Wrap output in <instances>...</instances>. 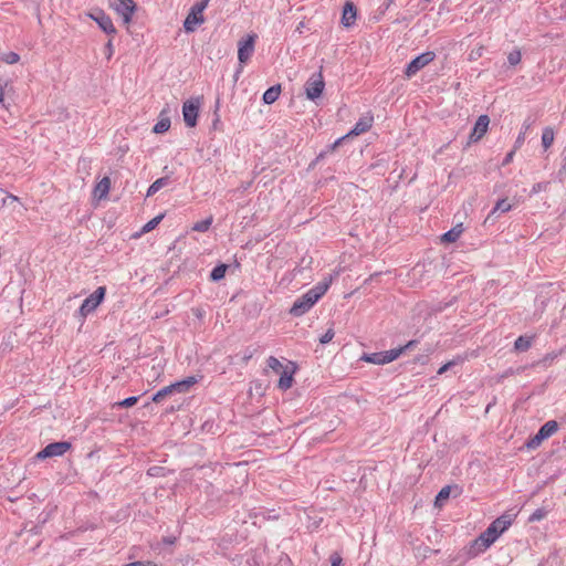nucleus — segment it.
<instances>
[{
	"label": "nucleus",
	"mask_w": 566,
	"mask_h": 566,
	"mask_svg": "<svg viewBox=\"0 0 566 566\" xmlns=\"http://www.w3.org/2000/svg\"><path fill=\"white\" fill-rule=\"evenodd\" d=\"M332 275L318 282L315 286L310 289L303 295L297 297L290 308V314L294 317H300L307 313L315 303L327 292L332 284Z\"/></svg>",
	"instance_id": "1"
},
{
	"label": "nucleus",
	"mask_w": 566,
	"mask_h": 566,
	"mask_svg": "<svg viewBox=\"0 0 566 566\" xmlns=\"http://www.w3.org/2000/svg\"><path fill=\"white\" fill-rule=\"evenodd\" d=\"M502 534L492 525H489L468 547L467 555L474 558L484 553Z\"/></svg>",
	"instance_id": "2"
},
{
	"label": "nucleus",
	"mask_w": 566,
	"mask_h": 566,
	"mask_svg": "<svg viewBox=\"0 0 566 566\" xmlns=\"http://www.w3.org/2000/svg\"><path fill=\"white\" fill-rule=\"evenodd\" d=\"M196 384H198V377L196 376H189L182 380L176 381L174 384H170L169 386H166L158 390L151 398V400L156 403L161 402L167 396L174 395V394H186L188 392L191 387H193Z\"/></svg>",
	"instance_id": "3"
},
{
	"label": "nucleus",
	"mask_w": 566,
	"mask_h": 566,
	"mask_svg": "<svg viewBox=\"0 0 566 566\" xmlns=\"http://www.w3.org/2000/svg\"><path fill=\"white\" fill-rule=\"evenodd\" d=\"M105 294L106 287L98 286L90 296H87L77 311L80 318L85 319L88 314L93 313L103 302Z\"/></svg>",
	"instance_id": "4"
},
{
	"label": "nucleus",
	"mask_w": 566,
	"mask_h": 566,
	"mask_svg": "<svg viewBox=\"0 0 566 566\" xmlns=\"http://www.w3.org/2000/svg\"><path fill=\"white\" fill-rule=\"evenodd\" d=\"M208 3L209 2H207V0H201L191 7L188 15L184 21V29L187 33L193 32L197 25L205 22L202 12L207 8Z\"/></svg>",
	"instance_id": "5"
},
{
	"label": "nucleus",
	"mask_w": 566,
	"mask_h": 566,
	"mask_svg": "<svg viewBox=\"0 0 566 566\" xmlns=\"http://www.w3.org/2000/svg\"><path fill=\"white\" fill-rule=\"evenodd\" d=\"M374 117L370 113L360 117L354 125V127L347 133V135L336 139L331 146L329 150H334L342 142L349 136H358L363 133L368 132L373 126Z\"/></svg>",
	"instance_id": "6"
},
{
	"label": "nucleus",
	"mask_w": 566,
	"mask_h": 566,
	"mask_svg": "<svg viewBox=\"0 0 566 566\" xmlns=\"http://www.w3.org/2000/svg\"><path fill=\"white\" fill-rule=\"evenodd\" d=\"M436 59L433 51H426L412 59L405 69V75L410 78Z\"/></svg>",
	"instance_id": "7"
},
{
	"label": "nucleus",
	"mask_w": 566,
	"mask_h": 566,
	"mask_svg": "<svg viewBox=\"0 0 566 566\" xmlns=\"http://www.w3.org/2000/svg\"><path fill=\"white\" fill-rule=\"evenodd\" d=\"M324 87L325 82L322 71L312 74L304 85L306 97L315 101L322 95Z\"/></svg>",
	"instance_id": "8"
},
{
	"label": "nucleus",
	"mask_w": 566,
	"mask_h": 566,
	"mask_svg": "<svg viewBox=\"0 0 566 566\" xmlns=\"http://www.w3.org/2000/svg\"><path fill=\"white\" fill-rule=\"evenodd\" d=\"M256 38L258 35L255 33H252L239 40L238 60L240 64H245L253 55Z\"/></svg>",
	"instance_id": "9"
},
{
	"label": "nucleus",
	"mask_w": 566,
	"mask_h": 566,
	"mask_svg": "<svg viewBox=\"0 0 566 566\" xmlns=\"http://www.w3.org/2000/svg\"><path fill=\"white\" fill-rule=\"evenodd\" d=\"M109 7L123 19L125 24L132 21L133 14L136 11V3L134 0H108Z\"/></svg>",
	"instance_id": "10"
},
{
	"label": "nucleus",
	"mask_w": 566,
	"mask_h": 566,
	"mask_svg": "<svg viewBox=\"0 0 566 566\" xmlns=\"http://www.w3.org/2000/svg\"><path fill=\"white\" fill-rule=\"evenodd\" d=\"M72 447L71 442L59 441L49 443L40 452L36 453V459L44 460L52 457H61Z\"/></svg>",
	"instance_id": "11"
},
{
	"label": "nucleus",
	"mask_w": 566,
	"mask_h": 566,
	"mask_svg": "<svg viewBox=\"0 0 566 566\" xmlns=\"http://www.w3.org/2000/svg\"><path fill=\"white\" fill-rule=\"evenodd\" d=\"M199 107H200L199 98H191L184 103L182 116H184L186 126L195 127L197 125Z\"/></svg>",
	"instance_id": "12"
},
{
	"label": "nucleus",
	"mask_w": 566,
	"mask_h": 566,
	"mask_svg": "<svg viewBox=\"0 0 566 566\" xmlns=\"http://www.w3.org/2000/svg\"><path fill=\"white\" fill-rule=\"evenodd\" d=\"M400 355H401V349L392 348V349L385 350V352L366 354L364 356V360L371 363V364H376V365H385V364L394 361Z\"/></svg>",
	"instance_id": "13"
},
{
	"label": "nucleus",
	"mask_w": 566,
	"mask_h": 566,
	"mask_svg": "<svg viewBox=\"0 0 566 566\" xmlns=\"http://www.w3.org/2000/svg\"><path fill=\"white\" fill-rule=\"evenodd\" d=\"M90 18L94 20L97 25L106 33L114 35L116 33V28L113 24V21L108 14H106L103 10L96 9L92 11Z\"/></svg>",
	"instance_id": "14"
},
{
	"label": "nucleus",
	"mask_w": 566,
	"mask_h": 566,
	"mask_svg": "<svg viewBox=\"0 0 566 566\" xmlns=\"http://www.w3.org/2000/svg\"><path fill=\"white\" fill-rule=\"evenodd\" d=\"M489 124V116L480 115L470 133L469 144L479 142L488 132Z\"/></svg>",
	"instance_id": "15"
},
{
	"label": "nucleus",
	"mask_w": 566,
	"mask_h": 566,
	"mask_svg": "<svg viewBox=\"0 0 566 566\" xmlns=\"http://www.w3.org/2000/svg\"><path fill=\"white\" fill-rule=\"evenodd\" d=\"M516 513L505 512L497 518H495L490 525L495 527L501 534H503L514 522Z\"/></svg>",
	"instance_id": "16"
},
{
	"label": "nucleus",
	"mask_w": 566,
	"mask_h": 566,
	"mask_svg": "<svg viewBox=\"0 0 566 566\" xmlns=\"http://www.w3.org/2000/svg\"><path fill=\"white\" fill-rule=\"evenodd\" d=\"M356 15H357V9H356L355 4L350 1H347L343 8V13H342V19H340L342 24L345 28H350L356 21Z\"/></svg>",
	"instance_id": "17"
},
{
	"label": "nucleus",
	"mask_w": 566,
	"mask_h": 566,
	"mask_svg": "<svg viewBox=\"0 0 566 566\" xmlns=\"http://www.w3.org/2000/svg\"><path fill=\"white\" fill-rule=\"evenodd\" d=\"M511 209H512V205L509 202L507 199H505V198L504 199H499L496 201L495 206L493 207V209L488 214V217L485 219V222L491 220L493 217L496 218L497 213H505V212H509Z\"/></svg>",
	"instance_id": "18"
},
{
	"label": "nucleus",
	"mask_w": 566,
	"mask_h": 566,
	"mask_svg": "<svg viewBox=\"0 0 566 566\" xmlns=\"http://www.w3.org/2000/svg\"><path fill=\"white\" fill-rule=\"evenodd\" d=\"M452 490L458 491L455 496L460 493L458 485H446L436 495L434 505L442 506L444 502L450 497Z\"/></svg>",
	"instance_id": "19"
},
{
	"label": "nucleus",
	"mask_w": 566,
	"mask_h": 566,
	"mask_svg": "<svg viewBox=\"0 0 566 566\" xmlns=\"http://www.w3.org/2000/svg\"><path fill=\"white\" fill-rule=\"evenodd\" d=\"M281 94V85L280 84H276V85H273L271 87H269L264 93H263V96H262V101L264 104H273L280 96Z\"/></svg>",
	"instance_id": "20"
},
{
	"label": "nucleus",
	"mask_w": 566,
	"mask_h": 566,
	"mask_svg": "<svg viewBox=\"0 0 566 566\" xmlns=\"http://www.w3.org/2000/svg\"><path fill=\"white\" fill-rule=\"evenodd\" d=\"M463 230L464 229H463L462 223H459L455 227H453L452 229H450L449 231H447L446 233H443L441 237V241L448 242V243L455 242L462 234Z\"/></svg>",
	"instance_id": "21"
},
{
	"label": "nucleus",
	"mask_w": 566,
	"mask_h": 566,
	"mask_svg": "<svg viewBox=\"0 0 566 566\" xmlns=\"http://www.w3.org/2000/svg\"><path fill=\"white\" fill-rule=\"evenodd\" d=\"M111 188V180L108 177H104L97 185L95 186L94 193L98 199L105 198Z\"/></svg>",
	"instance_id": "22"
},
{
	"label": "nucleus",
	"mask_w": 566,
	"mask_h": 566,
	"mask_svg": "<svg viewBox=\"0 0 566 566\" xmlns=\"http://www.w3.org/2000/svg\"><path fill=\"white\" fill-rule=\"evenodd\" d=\"M277 387L282 390H286L292 387L293 382V371H289L284 368L281 373Z\"/></svg>",
	"instance_id": "23"
},
{
	"label": "nucleus",
	"mask_w": 566,
	"mask_h": 566,
	"mask_svg": "<svg viewBox=\"0 0 566 566\" xmlns=\"http://www.w3.org/2000/svg\"><path fill=\"white\" fill-rule=\"evenodd\" d=\"M170 182V179L168 176L160 177L156 179L147 189V197L154 196L157 191H159L161 188L167 186Z\"/></svg>",
	"instance_id": "24"
},
{
	"label": "nucleus",
	"mask_w": 566,
	"mask_h": 566,
	"mask_svg": "<svg viewBox=\"0 0 566 566\" xmlns=\"http://www.w3.org/2000/svg\"><path fill=\"white\" fill-rule=\"evenodd\" d=\"M558 430V423L555 420H549L545 422L538 430L541 436L546 439L552 437Z\"/></svg>",
	"instance_id": "25"
},
{
	"label": "nucleus",
	"mask_w": 566,
	"mask_h": 566,
	"mask_svg": "<svg viewBox=\"0 0 566 566\" xmlns=\"http://www.w3.org/2000/svg\"><path fill=\"white\" fill-rule=\"evenodd\" d=\"M533 337L520 336L514 342V348L517 352H526L532 346Z\"/></svg>",
	"instance_id": "26"
},
{
	"label": "nucleus",
	"mask_w": 566,
	"mask_h": 566,
	"mask_svg": "<svg viewBox=\"0 0 566 566\" xmlns=\"http://www.w3.org/2000/svg\"><path fill=\"white\" fill-rule=\"evenodd\" d=\"M227 269H228V265L223 264V263L214 266L212 269V271L210 272V280L212 282H218V281L222 280L226 275Z\"/></svg>",
	"instance_id": "27"
},
{
	"label": "nucleus",
	"mask_w": 566,
	"mask_h": 566,
	"mask_svg": "<svg viewBox=\"0 0 566 566\" xmlns=\"http://www.w3.org/2000/svg\"><path fill=\"white\" fill-rule=\"evenodd\" d=\"M554 142V130L552 127H545L542 133V145L546 150L548 149Z\"/></svg>",
	"instance_id": "28"
},
{
	"label": "nucleus",
	"mask_w": 566,
	"mask_h": 566,
	"mask_svg": "<svg viewBox=\"0 0 566 566\" xmlns=\"http://www.w3.org/2000/svg\"><path fill=\"white\" fill-rule=\"evenodd\" d=\"M549 507L547 506H543V507H538L528 517V522L530 523H535V522H539L542 520H544L547 514L549 513Z\"/></svg>",
	"instance_id": "29"
},
{
	"label": "nucleus",
	"mask_w": 566,
	"mask_h": 566,
	"mask_svg": "<svg viewBox=\"0 0 566 566\" xmlns=\"http://www.w3.org/2000/svg\"><path fill=\"white\" fill-rule=\"evenodd\" d=\"M170 119L169 117L160 118L154 126L153 132L156 134L166 133L170 128Z\"/></svg>",
	"instance_id": "30"
},
{
	"label": "nucleus",
	"mask_w": 566,
	"mask_h": 566,
	"mask_svg": "<svg viewBox=\"0 0 566 566\" xmlns=\"http://www.w3.org/2000/svg\"><path fill=\"white\" fill-rule=\"evenodd\" d=\"M20 60V55L15 52H4L0 54V61L7 64L18 63Z\"/></svg>",
	"instance_id": "31"
},
{
	"label": "nucleus",
	"mask_w": 566,
	"mask_h": 566,
	"mask_svg": "<svg viewBox=\"0 0 566 566\" xmlns=\"http://www.w3.org/2000/svg\"><path fill=\"white\" fill-rule=\"evenodd\" d=\"M211 223H212V217H209L199 222H196L192 227V230L198 231V232H206L209 230Z\"/></svg>",
	"instance_id": "32"
},
{
	"label": "nucleus",
	"mask_w": 566,
	"mask_h": 566,
	"mask_svg": "<svg viewBox=\"0 0 566 566\" xmlns=\"http://www.w3.org/2000/svg\"><path fill=\"white\" fill-rule=\"evenodd\" d=\"M544 440L545 438L537 431V433L525 443V447L530 450L536 449Z\"/></svg>",
	"instance_id": "33"
},
{
	"label": "nucleus",
	"mask_w": 566,
	"mask_h": 566,
	"mask_svg": "<svg viewBox=\"0 0 566 566\" xmlns=\"http://www.w3.org/2000/svg\"><path fill=\"white\" fill-rule=\"evenodd\" d=\"M522 53L518 49H514L507 55V62L510 66H515L521 62Z\"/></svg>",
	"instance_id": "34"
},
{
	"label": "nucleus",
	"mask_w": 566,
	"mask_h": 566,
	"mask_svg": "<svg viewBox=\"0 0 566 566\" xmlns=\"http://www.w3.org/2000/svg\"><path fill=\"white\" fill-rule=\"evenodd\" d=\"M266 364H268L269 368H271L273 371H275L277 374L284 369L281 361L274 356H270L266 360Z\"/></svg>",
	"instance_id": "35"
},
{
	"label": "nucleus",
	"mask_w": 566,
	"mask_h": 566,
	"mask_svg": "<svg viewBox=\"0 0 566 566\" xmlns=\"http://www.w3.org/2000/svg\"><path fill=\"white\" fill-rule=\"evenodd\" d=\"M163 218H164L163 214H159V216L153 218L151 220H149L143 227L142 232L146 233V232H149V231L154 230L159 224V222L161 221Z\"/></svg>",
	"instance_id": "36"
},
{
	"label": "nucleus",
	"mask_w": 566,
	"mask_h": 566,
	"mask_svg": "<svg viewBox=\"0 0 566 566\" xmlns=\"http://www.w3.org/2000/svg\"><path fill=\"white\" fill-rule=\"evenodd\" d=\"M462 361H463V359H462V358H460V357H458V358H455V359H452V360H450V361L446 363L444 365H442V366L439 368V370H438V373H437V374H438V375H442V374H444L446 371H448L449 369H451L453 366L459 365V364H460V363H462Z\"/></svg>",
	"instance_id": "37"
},
{
	"label": "nucleus",
	"mask_w": 566,
	"mask_h": 566,
	"mask_svg": "<svg viewBox=\"0 0 566 566\" xmlns=\"http://www.w3.org/2000/svg\"><path fill=\"white\" fill-rule=\"evenodd\" d=\"M138 399H139L138 396H132V397L123 399L122 401H118L116 403V406H118L120 408H130L137 403Z\"/></svg>",
	"instance_id": "38"
},
{
	"label": "nucleus",
	"mask_w": 566,
	"mask_h": 566,
	"mask_svg": "<svg viewBox=\"0 0 566 566\" xmlns=\"http://www.w3.org/2000/svg\"><path fill=\"white\" fill-rule=\"evenodd\" d=\"M484 46L480 45L478 48H474L469 53V61H476L483 55Z\"/></svg>",
	"instance_id": "39"
},
{
	"label": "nucleus",
	"mask_w": 566,
	"mask_h": 566,
	"mask_svg": "<svg viewBox=\"0 0 566 566\" xmlns=\"http://www.w3.org/2000/svg\"><path fill=\"white\" fill-rule=\"evenodd\" d=\"M335 336L334 329L331 327L328 328L325 334H323L319 338V343L322 345L328 344Z\"/></svg>",
	"instance_id": "40"
},
{
	"label": "nucleus",
	"mask_w": 566,
	"mask_h": 566,
	"mask_svg": "<svg viewBox=\"0 0 566 566\" xmlns=\"http://www.w3.org/2000/svg\"><path fill=\"white\" fill-rule=\"evenodd\" d=\"M331 566H340L343 563V558L339 553L335 552L329 557Z\"/></svg>",
	"instance_id": "41"
},
{
	"label": "nucleus",
	"mask_w": 566,
	"mask_h": 566,
	"mask_svg": "<svg viewBox=\"0 0 566 566\" xmlns=\"http://www.w3.org/2000/svg\"><path fill=\"white\" fill-rule=\"evenodd\" d=\"M525 135H526L525 132H520V134L517 135L515 145H514L515 150L523 145V143L525 140Z\"/></svg>",
	"instance_id": "42"
},
{
	"label": "nucleus",
	"mask_w": 566,
	"mask_h": 566,
	"mask_svg": "<svg viewBox=\"0 0 566 566\" xmlns=\"http://www.w3.org/2000/svg\"><path fill=\"white\" fill-rule=\"evenodd\" d=\"M114 53V46L112 40H108V42L105 44V54L106 57L109 60Z\"/></svg>",
	"instance_id": "43"
},
{
	"label": "nucleus",
	"mask_w": 566,
	"mask_h": 566,
	"mask_svg": "<svg viewBox=\"0 0 566 566\" xmlns=\"http://www.w3.org/2000/svg\"><path fill=\"white\" fill-rule=\"evenodd\" d=\"M534 124V119H532L531 117H527L523 124H522V128H521V132H525V134L527 133V130L533 126Z\"/></svg>",
	"instance_id": "44"
},
{
	"label": "nucleus",
	"mask_w": 566,
	"mask_h": 566,
	"mask_svg": "<svg viewBox=\"0 0 566 566\" xmlns=\"http://www.w3.org/2000/svg\"><path fill=\"white\" fill-rule=\"evenodd\" d=\"M417 344H418V340L412 339V340H409L405 346H400L397 349H401V354H402L407 349L413 348Z\"/></svg>",
	"instance_id": "45"
},
{
	"label": "nucleus",
	"mask_w": 566,
	"mask_h": 566,
	"mask_svg": "<svg viewBox=\"0 0 566 566\" xmlns=\"http://www.w3.org/2000/svg\"><path fill=\"white\" fill-rule=\"evenodd\" d=\"M514 154H515V149L511 150L510 153H507L502 161V165L503 166H506L509 165L512 160H513V157H514Z\"/></svg>",
	"instance_id": "46"
},
{
	"label": "nucleus",
	"mask_w": 566,
	"mask_h": 566,
	"mask_svg": "<svg viewBox=\"0 0 566 566\" xmlns=\"http://www.w3.org/2000/svg\"><path fill=\"white\" fill-rule=\"evenodd\" d=\"M544 189V185L542 182H538L533 186L532 192L536 193Z\"/></svg>",
	"instance_id": "47"
},
{
	"label": "nucleus",
	"mask_w": 566,
	"mask_h": 566,
	"mask_svg": "<svg viewBox=\"0 0 566 566\" xmlns=\"http://www.w3.org/2000/svg\"><path fill=\"white\" fill-rule=\"evenodd\" d=\"M243 65H244V64H239V67L237 69L235 73H234V80H235V81L239 78V75L242 73V71H243Z\"/></svg>",
	"instance_id": "48"
},
{
	"label": "nucleus",
	"mask_w": 566,
	"mask_h": 566,
	"mask_svg": "<svg viewBox=\"0 0 566 566\" xmlns=\"http://www.w3.org/2000/svg\"><path fill=\"white\" fill-rule=\"evenodd\" d=\"M563 155H564V166H563L562 170L559 171L560 174H562L563 171H565V172H566V149H564Z\"/></svg>",
	"instance_id": "49"
},
{
	"label": "nucleus",
	"mask_w": 566,
	"mask_h": 566,
	"mask_svg": "<svg viewBox=\"0 0 566 566\" xmlns=\"http://www.w3.org/2000/svg\"><path fill=\"white\" fill-rule=\"evenodd\" d=\"M394 1L395 0H386V3L384 4V10H387Z\"/></svg>",
	"instance_id": "50"
},
{
	"label": "nucleus",
	"mask_w": 566,
	"mask_h": 566,
	"mask_svg": "<svg viewBox=\"0 0 566 566\" xmlns=\"http://www.w3.org/2000/svg\"><path fill=\"white\" fill-rule=\"evenodd\" d=\"M158 469H159V468H156V467L150 468V469H149V471H148V473H149L150 475H155V473H157V470H158Z\"/></svg>",
	"instance_id": "51"
},
{
	"label": "nucleus",
	"mask_w": 566,
	"mask_h": 566,
	"mask_svg": "<svg viewBox=\"0 0 566 566\" xmlns=\"http://www.w3.org/2000/svg\"><path fill=\"white\" fill-rule=\"evenodd\" d=\"M158 469H159V468H156V467L150 468V469H149V471H148V473H149L150 475H155V473H157V470H158Z\"/></svg>",
	"instance_id": "52"
},
{
	"label": "nucleus",
	"mask_w": 566,
	"mask_h": 566,
	"mask_svg": "<svg viewBox=\"0 0 566 566\" xmlns=\"http://www.w3.org/2000/svg\"><path fill=\"white\" fill-rule=\"evenodd\" d=\"M325 155V153H319V155L317 156L316 160H319L321 158H323Z\"/></svg>",
	"instance_id": "53"
},
{
	"label": "nucleus",
	"mask_w": 566,
	"mask_h": 566,
	"mask_svg": "<svg viewBox=\"0 0 566 566\" xmlns=\"http://www.w3.org/2000/svg\"><path fill=\"white\" fill-rule=\"evenodd\" d=\"M210 0H207V2H209Z\"/></svg>",
	"instance_id": "54"
}]
</instances>
